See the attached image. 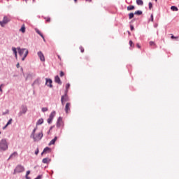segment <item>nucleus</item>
<instances>
[{"label":"nucleus","mask_w":179,"mask_h":179,"mask_svg":"<svg viewBox=\"0 0 179 179\" xmlns=\"http://www.w3.org/2000/svg\"><path fill=\"white\" fill-rule=\"evenodd\" d=\"M56 112L53 110L49 115V118L47 120L48 124H52V120H54V117H55Z\"/></svg>","instance_id":"423d86ee"},{"label":"nucleus","mask_w":179,"mask_h":179,"mask_svg":"<svg viewBox=\"0 0 179 179\" xmlns=\"http://www.w3.org/2000/svg\"><path fill=\"white\" fill-rule=\"evenodd\" d=\"M20 31H22V33H25L26 32V27H24V25H22L21 29H20Z\"/></svg>","instance_id":"4be33fe9"},{"label":"nucleus","mask_w":179,"mask_h":179,"mask_svg":"<svg viewBox=\"0 0 179 179\" xmlns=\"http://www.w3.org/2000/svg\"><path fill=\"white\" fill-rule=\"evenodd\" d=\"M8 127H6V125L5 127H3V129H6Z\"/></svg>","instance_id":"3c124183"},{"label":"nucleus","mask_w":179,"mask_h":179,"mask_svg":"<svg viewBox=\"0 0 179 179\" xmlns=\"http://www.w3.org/2000/svg\"><path fill=\"white\" fill-rule=\"evenodd\" d=\"M29 174H30V171H27L26 176H29Z\"/></svg>","instance_id":"37998d69"},{"label":"nucleus","mask_w":179,"mask_h":179,"mask_svg":"<svg viewBox=\"0 0 179 179\" xmlns=\"http://www.w3.org/2000/svg\"><path fill=\"white\" fill-rule=\"evenodd\" d=\"M10 20H11L10 15H4L3 20L0 21V26H1V27H3L5 25L8 24V23L10 22Z\"/></svg>","instance_id":"20e7f679"},{"label":"nucleus","mask_w":179,"mask_h":179,"mask_svg":"<svg viewBox=\"0 0 179 179\" xmlns=\"http://www.w3.org/2000/svg\"><path fill=\"white\" fill-rule=\"evenodd\" d=\"M51 152V148L46 147L44 148L43 151L42 152L41 155H43L44 153H50Z\"/></svg>","instance_id":"2eb2a0df"},{"label":"nucleus","mask_w":179,"mask_h":179,"mask_svg":"<svg viewBox=\"0 0 179 179\" xmlns=\"http://www.w3.org/2000/svg\"><path fill=\"white\" fill-rule=\"evenodd\" d=\"M134 16H135V13H131L129 14V19H132L134 18Z\"/></svg>","instance_id":"a878e982"},{"label":"nucleus","mask_w":179,"mask_h":179,"mask_svg":"<svg viewBox=\"0 0 179 179\" xmlns=\"http://www.w3.org/2000/svg\"><path fill=\"white\" fill-rule=\"evenodd\" d=\"M41 111L43 113H45L46 111H48V108H45V107L42 108Z\"/></svg>","instance_id":"c85d7f7f"},{"label":"nucleus","mask_w":179,"mask_h":179,"mask_svg":"<svg viewBox=\"0 0 179 179\" xmlns=\"http://www.w3.org/2000/svg\"><path fill=\"white\" fill-rule=\"evenodd\" d=\"M134 15H142V11L141 10H137L134 13Z\"/></svg>","instance_id":"cd10ccee"},{"label":"nucleus","mask_w":179,"mask_h":179,"mask_svg":"<svg viewBox=\"0 0 179 179\" xmlns=\"http://www.w3.org/2000/svg\"><path fill=\"white\" fill-rule=\"evenodd\" d=\"M129 45L130 47H132V45H134V42H132V41H129Z\"/></svg>","instance_id":"c9c22d12"},{"label":"nucleus","mask_w":179,"mask_h":179,"mask_svg":"<svg viewBox=\"0 0 179 179\" xmlns=\"http://www.w3.org/2000/svg\"><path fill=\"white\" fill-rule=\"evenodd\" d=\"M171 38H178V37H176V36H174L173 35H172V36H171Z\"/></svg>","instance_id":"a19ab883"},{"label":"nucleus","mask_w":179,"mask_h":179,"mask_svg":"<svg viewBox=\"0 0 179 179\" xmlns=\"http://www.w3.org/2000/svg\"><path fill=\"white\" fill-rule=\"evenodd\" d=\"M0 92H1V93H2V92H3L1 87H0Z\"/></svg>","instance_id":"8fccbe9b"},{"label":"nucleus","mask_w":179,"mask_h":179,"mask_svg":"<svg viewBox=\"0 0 179 179\" xmlns=\"http://www.w3.org/2000/svg\"><path fill=\"white\" fill-rule=\"evenodd\" d=\"M57 139H58V138L57 136H55L54 138V139H52L50 143H49V146H51V145H55V142H57Z\"/></svg>","instance_id":"dca6fc26"},{"label":"nucleus","mask_w":179,"mask_h":179,"mask_svg":"<svg viewBox=\"0 0 179 179\" xmlns=\"http://www.w3.org/2000/svg\"><path fill=\"white\" fill-rule=\"evenodd\" d=\"M12 51H13V54L15 55V58H17V50H16V48L13 47Z\"/></svg>","instance_id":"f3484780"},{"label":"nucleus","mask_w":179,"mask_h":179,"mask_svg":"<svg viewBox=\"0 0 179 179\" xmlns=\"http://www.w3.org/2000/svg\"><path fill=\"white\" fill-rule=\"evenodd\" d=\"M62 125H64V122L62 121V117H59L57 119V122L56 127H57V128H61V127H62Z\"/></svg>","instance_id":"6e6552de"},{"label":"nucleus","mask_w":179,"mask_h":179,"mask_svg":"<svg viewBox=\"0 0 179 179\" xmlns=\"http://www.w3.org/2000/svg\"><path fill=\"white\" fill-rule=\"evenodd\" d=\"M130 29H131V31L134 30V28L133 25L130 26Z\"/></svg>","instance_id":"a18cd8bd"},{"label":"nucleus","mask_w":179,"mask_h":179,"mask_svg":"<svg viewBox=\"0 0 179 179\" xmlns=\"http://www.w3.org/2000/svg\"><path fill=\"white\" fill-rule=\"evenodd\" d=\"M155 2H157V0H155Z\"/></svg>","instance_id":"bf43d9fd"},{"label":"nucleus","mask_w":179,"mask_h":179,"mask_svg":"<svg viewBox=\"0 0 179 179\" xmlns=\"http://www.w3.org/2000/svg\"><path fill=\"white\" fill-rule=\"evenodd\" d=\"M51 20L50 18H47L46 22H50Z\"/></svg>","instance_id":"09e8293b"},{"label":"nucleus","mask_w":179,"mask_h":179,"mask_svg":"<svg viewBox=\"0 0 179 179\" xmlns=\"http://www.w3.org/2000/svg\"><path fill=\"white\" fill-rule=\"evenodd\" d=\"M25 178L26 179H31L30 177H29V176H25Z\"/></svg>","instance_id":"c03bdc74"},{"label":"nucleus","mask_w":179,"mask_h":179,"mask_svg":"<svg viewBox=\"0 0 179 179\" xmlns=\"http://www.w3.org/2000/svg\"><path fill=\"white\" fill-rule=\"evenodd\" d=\"M36 131H37V127H36L33 129L30 135V138L34 139V142H38L39 141H41V139L43 138V131H41L36 134Z\"/></svg>","instance_id":"f257e3e1"},{"label":"nucleus","mask_w":179,"mask_h":179,"mask_svg":"<svg viewBox=\"0 0 179 179\" xmlns=\"http://www.w3.org/2000/svg\"><path fill=\"white\" fill-rule=\"evenodd\" d=\"M0 87H3V84H1V85H0Z\"/></svg>","instance_id":"603ef678"},{"label":"nucleus","mask_w":179,"mask_h":179,"mask_svg":"<svg viewBox=\"0 0 179 179\" xmlns=\"http://www.w3.org/2000/svg\"><path fill=\"white\" fill-rule=\"evenodd\" d=\"M171 10H173V12H178V8H177L174 6H172L171 7Z\"/></svg>","instance_id":"aec40b11"},{"label":"nucleus","mask_w":179,"mask_h":179,"mask_svg":"<svg viewBox=\"0 0 179 179\" xmlns=\"http://www.w3.org/2000/svg\"><path fill=\"white\" fill-rule=\"evenodd\" d=\"M48 134H50V130L48 131Z\"/></svg>","instance_id":"13d9d810"},{"label":"nucleus","mask_w":179,"mask_h":179,"mask_svg":"<svg viewBox=\"0 0 179 179\" xmlns=\"http://www.w3.org/2000/svg\"><path fill=\"white\" fill-rule=\"evenodd\" d=\"M41 178H43V176L39 175L35 179H41Z\"/></svg>","instance_id":"f704fd0d"},{"label":"nucleus","mask_w":179,"mask_h":179,"mask_svg":"<svg viewBox=\"0 0 179 179\" xmlns=\"http://www.w3.org/2000/svg\"><path fill=\"white\" fill-rule=\"evenodd\" d=\"M12 121H13V120L10 119L8 120V122H7V124H6V127H8V125H10V124H12Z\"/></svg>","instance_id":"c756f323"},{"label":"nucleus","mask_w":179,"mask_h":179,"mask_svg":"<svg viewBox=\"0 0 179 179\" xmlns=\"http://www.w3.org/2000/svg\"><path fill=\"white\" fill-rule=\"evenodd\" d=\"M17 152H14L13 153H12L9 158L8 159V160H10V159H15V157H17Z\"/></svg>","instance_id":"4468645a"},{"label":"nucleus","mask_w":179,"mask_h":179,"mask_svg":"<svg viewBox=\"0 0 179 179\" xmlns=\"http://www.w3.org/2000/svg\"><path fill=\"white\" fill-rule=\"evenodd\" d=\"M58 58L59 59H61V57L59 55H58Z\"/></svg>","instance_id":"5fc2aeb1"},{"label":"nucleus","mask_w":179,"mask_h":179,"mask_svg":"<svg viewBox=\"0 0 179 179\" xmlns=\"http://www.w3.org/2000/svg\"><path fill=\"white\" fill-rule=\"evenodd\" d=\"M35 31L39 34V36H41V37H42V38H44V35H43V34L41 33V31H40V30H38V29H35Z\"/></svg>","instance_id":"a211bd4d"},{"label":"nucleus","mask_w":179,"mask_h":179,"mask_svg":"<svg viewBox=\"0 0 179 179\" xmlns=\"http://www.w3.org/2000/svg\"><path fill=\"white\" fill-rule=\"evenodd\" d=\"M38 148H37L36 150H35V155H38Z\"/></svg>","instance_id":"e433bc0d"},{"label":"nucleus","mask_w":179,"mask_h":179,"mask_svg":"<svg viewBox=\"0 0 179 179\" xmlns=\"http://www.w3.org/2000/svg\"><path fill=\"white\" fill-rule=\"evenodd\" d=\"M17 50L18 51L20 57H22V55L25 54L27 51H28L26 48H17Z\"/></svg>","instance_id":"0eeeda50"},{"label":"nucleus","mask_w":179,"mask_h":179,"mask_svg":"<svg viewBox=\"0 0 179 179\" xmlns=\"http://www.w3.org/2000/svg\"><path fill=\"white\" fill-rule=\"evenodd\" d=\"M136 45L138 48H141V45H139V43H137Z\"/></svg>","instance_id":"49530a36"},{"label":"nucleus","mask_w":179,"mask_h":179,"mask_svg":"<svg viewBox=\"0 0 179 179\" xmlns=\"http://www.w3.org/2000/svg\"><path fill=\"white\" fill-rule=\"evenodd\" d=\"M6 114H9V110H7L6 112L3 113V115H6Z\"/></svg>","instance_id":"72a5a7b5"},{"label":"nucleus","mask_w":179,"mask_h":179,"mask_svg":"<svg viewBox=\"0 0 179 179\" xmlns=\"http://www.w3.org/2000/svg\"><path fill=\"white\" fill-rule=\"evenodd\" d=\"M27 111H28L27 106L22 105L20 107V110H19V112L17 113L18 117H22V115H26Z\"/></svg>","instance_id":"f03ea898"},{"label":"nucleus","mask_w":179,"mask_h":179,"mask_svg":"<svg viewBox=\"0 0 179 179\" xmlns=\"http://www.w3.org/2000/svg\"><path fill=\"white\" fill-rule=\"evenodd\" d=\"M134 9H135V6H129L127 7V10H134Z\"/></svg>","instance_id":"393cba45"},{"label":"nucleus","mask_w":179,"mask_h":179,"mask_svg":"<svg viewBox=\"0 0 179 179\" xmlns=\"http://www.w3.org/2000/svg\"><path fill=\"white\" fill-rule=\"evenodd\" d=\"M150 17H151V22H153V14H151Z\"/></svg>","instance_id":"ea45409f"},{"label":"nucleus","mask_w":179,"mask_h":179,"mask_svg":"<svg viewBox=\"0 0 179 179\" xmlns=\"http://www.w3.org/2000/svg\"><path fill=\"white\" fill-rule=\"evenodd\" d=\"M148 6H149L150 10H152V8H153V4H152V2H150V3H148Z\"/></svg>","instance_id":"7c9ffc66"},{"label":"nucleus","mask_w":179,"mask_h":179,"mask_svg":"<svg viewBox=\"0 0 179 179\" xmlns=\"http://www.w3.org/2000/svg\"><path fill=\"white\" fill-rule=\"evenodd\" d=\"M150 45H151V47H153V46L156 45V43H155V42H153V41H150Z\"/></svg>","instance_id":"2f4dec72"},{"label":"nucleus","mask_w":179,"mask_h":179,"mask_svg":"<svg viewBox=\"0 0 179 179\" xmlns=\"http://www.w3.org/2000/svg\"><path fill=\"white\" fill-rule=\"evenodd\" d=\"M42 162H43L44 164H48V163H49L50 161H48V158H44V159L42 160Z\"/></svg>","instance_id":"b1692460"},{"label":"nucleus","mask_w":179,"mask_h":179,"mask_svg":"<svg viewBox=\"0 0 179 179\" xmlns=\"http://www.w3.org/2000/svg\"><path fill=\"white\" fill-rule=\"evenodd\" d=\"M51 129H52V127H50V131H51Z\"/></svg>","instance_id":"6e6d98bb"},{"label":"nucleus","mask_w":179,"mask_h":179,"mask_svg":"<svg viewBox=\"0 0 179 179\" xmlns=\"http://www.w3.org/2000/svg\"><path fill=\"white\" fill-rule=\"evenodd\" d=\"M65 103H66V102H65L64 101H63V102H62V106H65Z\"/></svg>","instance_id":"de8ad7c7"},{"label":"nucleus","mask_w":179,"mask_h":179,"mask_svg":"<svg viewBox=\"0 0 179 179\" xmlns=\"http://www.w3.org/2000/svg\"><path fill=\"white\" fill-rule=\"evenodd\" d=\"M23 171H24V166L18 165L14 170V174H16V173H23Z\"/></svg>","instance_id":"39448f33"},{"label":"nucleus","mask_w":179,"mask_h":179,"mask_svg":"<svg viewBox=\"0 0 179 179\" xmlns=\"http://www.w3.org/2000/svg\"><path fill=\"white\" fill-rule=\"evenodd\" d=\"M55 82L56 83H58V85H62V81H61V79L59 78V76H55Z\"/></svg>","instance_id":"ddd939ff"},{"label":"nucleus","mask_w":179,"mask_h":179,"mask_svg":"<svg viewBox=\"0 0 179 179\" xmlns=\"http://www.w3.org/2000/svg\"><path fill=\"white\" fill-rule=\"evenodd\" d=\"M38 82H40V80L39 79H37L36 80L34 83L36 84V83H38Z\"/></svg>","instance_id":"4c0bfd02"},{"label":"nucleus","mask_w":179,"mask_h":179,"mask_svg":"<svg viewBox=\"0 0 179 179\" xmlns=\"http://www.w3.org/2000/svg\"><path fill=\"white\" fill-rule=\"evenodd\" d=\"M64 110L66 114H69V113H71V103H67L66 104Z\"/></svg>","instance_id":"9b49d317"},{"label":"nucleus","mask_w":179,"mask_h":179,"mask_svg":"<svg viewBox=\"0 0 179 179\" xmlns=\"http://www.w3.org/2000/svg\"><path fill=\"white\" fill-rule=\"evenodd\" d=\"M0 150L5 152V150H8V141L6 139L3 138L0 141Z\"/></svg>","instance_id":"7ed1b4c3"},{"label":"nucleus","mask_w":179,"mask_h":179,"mask_svg":"<svg viewBox=\"0 0 179 179\" xmlns=\"http://www.w3.org/2000/svg\"><path fill=\"white\" fill-rule=\"evenodd\" d=\"M136 3H137V5H140L141 6H142L143 5V1L136 0Z\"/></svg>","instance_id":"5701e85b"},{"label":"nucleus","mask_w":179,"mask_h":179,"mask_svg":"<svg viewBox=\"0 0 179 179\" xmlns=\"http://www.w3.org/2000/svg\"><path fill=\"white\" fill-rule=\"evenodd\" d=\"M69 87H71V85L69 83L66 85V93H68V90L69 89Z\"/></svg>","instance_id":"bb28decb"},{"label":"nucleus","mask_w":179,"mask_h":179,"mask_svg":"<svg viewBox=\"0 0 179 179\" xmlns=\"http://www.w3.org/2000/svg\"><path fill=\"white\" fill-rule=\"evenodd\" d=\"M80 50L81 51V52H85V49L83 48V47H80Z\"/></svg>","instance_id":"473e14b6"},{"label":"nucleus","mask_w":179,"mask_h":179,"mask_svg":"<svg viewBox=\"0 0 179 179\" xmlns=\"http://www.w3.org/2000/svg\"><path fill=\"white\" fill-rule=\"evenodd\" d=\"M29 55V50H27L24 55V57L22 58V61H24L26 59V57Z\"/></svg>","instance_id":"412c9836"},{"label":"nucleus","mask_w":179,"mask_h":179,"mask_svg":"<svg viewBox=\"0 0 179 179\" xmlns=\"http://www.w3.org/2000/svg\"><path fill=\"white\" fill-rule=\"evenodd\" d=\"M42 38H43V41H45V38H44V36Z\"/></svg>","instance_id":"864d4df0"},{"label":"nucleus","mask_w":179,"mask_h":179,"mask_svg":"<svg viewBox=\"0 0 179 179\" xmlns=\"http://www.w3.org/2000/svg\"><path fill=\"white\" fill-rule=\"evenodd\" d=\"M64 101L65 102L69 101V97H68V94L66 93V92H65L64 95L62 96L61 103H64Z\"/></svg>","instance_id":"1a4fd4ad"},{"label":"nucleus","mask_w":179,"mask_h":179,"mask_svg":"<svg viewBox=\"0 0 179 179\" xmlns=\"http://www.w3.org/2000/svg\"><path fill=\"white\" fill-rule=\"evenodd\" d=\"M64 73L63 71H60V76L62 78L64 76Z\"/></svg>","instance_id":"58836bf2"},{"label":"nucleus","mask_w":179,"mask_h":179,"mask_svg":"<svg viewBox=\"0 0 179 179\" xmlns=\"http://www.w3.org/2000/svg\"><path fill=\"white\" fill-rule=\"evenodd\" d=\"M44 122V119L41 118L39 119L37 122H36V125H41V124H43Z\"/></svg>","instance_id":"6ab92c4d"},{"label":"nucleus","mask_w":179,"mask_h":179,"mask_svg":"<svg viewBox=\"0 0 179 179\" xmlns=\"http://www.w3.org/2000/svg\"><path fill=\"white\" fill-rule=\"evenodd\" d=\"M78 1V0H74V2H77Z\"/></svg>","instance_id":"4d7b16f0"},{"label":"nucleus","mask_w":179,"mask_h":179,"mask_svg":"<svg viewBox=\"0 0 179 179\" xmlns=\"http://www.w3.org/2000/svg\"><path fill=\"white\" fill-rule=\"evenodd\" d=\"M38 57L40 58L42 62H44V61H45V57H44V54H43V52H38Z\"/></svg>","instance_id":"9d476101"},{"label":"nucleus","mask_w":179,"mask_h":179,"mask_svg":"<svg viewBox=\"0 0 179 179\" xmlns=\"http://www.w3.org/2000/svg\"><path fill=\"white\" fill-rule=\"evenodd\" d=\"M45 85L46 86H48V87H52V80L50 78H45Z\"/></svg>","instance_id":"f8f14e48"},{"label":"nucleus","mask_w":179,"mask_h":179,"mask_svg":"<svg viewBox=\"0 0 179 179\" xmlns=\"http://www.w3.org/2000/svg\"><path fill=\"white\" fill-rule=\"evenodd\" d=\"M16 67H17V68H20V64L19 63L17 64Z\"/></svg>","instance_id":"79ce46f5"},{"label":"nucleus","mask_w":179,"mask_h":179,"mask_svg":"<svg viewBox=\"0 0 179 179\" xmlns=\"http://www.w3.org/2000/svg\"><path fill=\"white\" fill-rule=\"evenodd\" d=\"M0 134H1V131H0Z\"/></svg>","instance_id":"052dcab7"}]
</instances>
